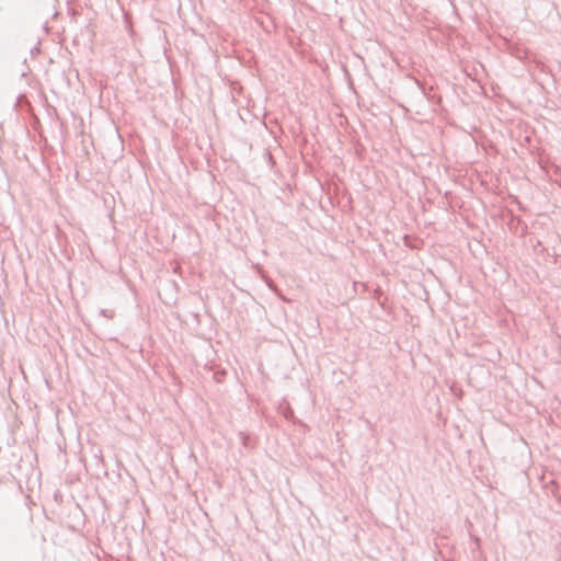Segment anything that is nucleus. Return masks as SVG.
I'll return each instance as SVG.
<instances>
[{
	"label": "nucleus",
	"instance_id": "obj_1",
	"mask_svg": "<svg viewBox=\"0 0 561 561\" xmlns=\"http://www.w3.org/2000/svg\"><path fill=\"white\" fill-rule=\"evenodd\" d=\"M240 437H241V439H242L243 445H244V446H248V443H247L248 437H247L243 433H240Z\"/></svg>",
	"mask_w": 561,
	"mask_h": 561
}]
</instances>
